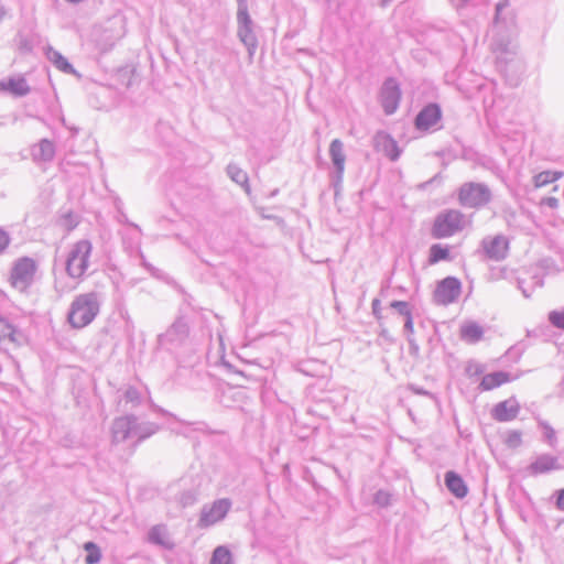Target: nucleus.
I'll use <instances>...</instances> for the list:
<instances>
[{"instance_id":"obj_20","label":"nucleus","mask_w":564,"mask_h":564,"mask_svg":"<svg viewBox=\"0 0 564 564\" xmlns=\"http://www.w3.org/2000/svg\"><path fill=\"white\" fill-rule=\"evenodd\" d=\"M449 258V250L441 245H433L430 249V263L435 264Z\"/></svg>"},{"instance_id":"obj_28","label":"nucleus","mask_w":564,"mask_h":564,"mask_svg":"<svg viewBox=\"0 0 564 564\" xmlns=\"http://www.w3.org/2000/svg\"><path fill=\"white\" fill-rule=\"evenodd\" d=\"M556 506L560 510L564 511V489L560 490L557 494Z\"/></svg>"},{"instance_id":"obj_23","label":"nucleus","mask_w":564,"mask_h":564,"mask_svg":"<svg viewBox=\"0 0 564 564\" xmlns=\"http://www.w3.org/2000/svg\"><path fill=\"white\" fill-rule=\"evenodd\" d=\"M391 306L394 308H398L400 314L405 316V327L410 332H412L413 330V322H412V316H411L410 310L408 307V304L405 302H393L391 304Z\"/></svg>"},{"instance_id":"obj_21","label":"nucleus","mask_w":564,"mask_h":564,"mask_svg":"<svg viewBox=\"0 0 564 564\" xmlns=\"http://www.w3.org/2000/svg\"><path fill=\"white\" fill-rule=\"evenodd\" d=\"M210 564H232L231 554L225 546H218L215 549Z\"/></svg>"},{"instance_id":"obj_10","label":"nucleus","mask_w":564,"mask_h":564,"mask_svg":"<svg viewBox=\"0 0 564 564\" xmlns=\"http://www.w3.org/2000/svg\"><path fill=\"white\" fill-rule=\"evenodd\" d=\"M441 116V109L437 105H427L416 116L415 126L420 130H427L440 121Z\"/></svg>"},{"instance_id":"obj_24","label":"nucleus","mask_w":564,"mask_h":564,"mask_svg":"<svg viewBox=\"0 0 564 564\" xmlns=\"http://www.w3.org/2000/svg\"><path fill=\"white\" fill-rule=\"evenodd\" d=\"M52 62L54 63V65L63 70V72H66V73H72L73 72V68H72V65L67 62V59L62 56L59 53H53V56H52Z\"/></svg>"},{"instance_id":"obj_30","label":"nucleus","mask_w":564,"mask_h":564,"mask_svg":"<svg viewBox=\"0 0 564 564\" xmlns=\"http://www.w3.org/2000/svg\"><path fill=\"white\" fill-rule=\"evenodd\" d=\"M379 306H380V301H379V300H375V301L372 302V310H373V313H375L376 315H378V314H379Z\"/></svg>"},{"instance_id":"obj_13","label":"nucleus","mask_w":564,"mask_h":564,"mask_svg":"<svg viewBox=\"0 0 564 564\" xmlns=\"http://www.w3.org/2000/svg\"><path fill=\"white\" fill-rule=\"evenodd\" d=\"M0 91H9L10 94L21 97L30 91V87L23 77L9 78L6 82H0Z\"/></svg>"},{"instance_id":"obj_31","label":"nucleus","mask_w":564,"mask_h":564,"mask_svg":"<svg viewBox=\"0 0 564 564\" xmlns=\"http://www.w3.org/2000/svg\"><path fill=\"white\" fill-rule=\"evenodd\" d=\"M505 6H506V3H505V2H501V3H498V4H497V8H496V11H497V13H496V19H498V17H499V14H500V11L502 10V8H503Z\"/></svg>"},{"instance_id":"obj_18","label":"nucleus","mask_w":564,"mask_h":564,"mask_svg":"<svg viewBox=\"0 0 564 564\" xmlns=\"http://www.w3.org/2000/svg\"><path fill=\"white\" fill-rule=\"evenodd\" d=\"M150 540L166 547H171L173 545L167 531L162 527H155L152 529Z\"/></svg>"},{"instance_id":"obj_11","label":"nucleus","mask_w":564,"mask_h":564,"mask_svg":"<svg viewBox=\"0 0 564 564\" xmlns=\"http://www.w3.org/2000/svg\"><path fill=\"white\" fill-rule=\"evenodd\" d=\"M486 254L495 260L503 259L508 252V241L498 236L484 242Z\"/></svg>"},{"instance_id":"obj_17","label":"nucleus","mask_w":564,"mask_h":564,"mask_svg":"<svg viewBox=\"0 0 564 564\" xmlns=\"http://www.w3.org/2000/svg\"><path fill=\"white\" fill-rule=\"evenodd\" d=\"M563 176V172L560 171H543L534 176L535 187H543L554 183Z\"/></svg>"},{"instance_id":"obj_26","label":"nucleus","mask_w":564,"mask_h":564,"mask_svg":"<svg viewBox=\"0 0 564 564\" xmlns=\"http://www.w3.org/2000/svg\"><path fill=\"white\" fill-rule=\"evenodd\" d=\"M9 245V237L8 235L3 231V230H0V252H2Z\"/></svg>"},{"instance_id":"obj_6","label":"nucleus","mask_w":564,"mask_h":564,"mask_svg":"<svg viewBox=\"0 0 564 564\" xmlns=\"http://www.w3.org/2000/svg\"><path fill=\"white\" fill-rule=\"evenodd\" d=\"M462 293V282L454 276H447L437 283L434 301L440 305L454 303Z\"/></svg>"},{"instance_id":"obj_27","label":"nucleus","mask_w":564,"mask_h":564,"mask_svg":"<svg viewBox=\"0 0 564 564\" xmlns=\"http://www.w3.org/2000/svg\"><path fill=\"white\" fill-rule=\"evenodd\" d=\"M543 430L546 438L553 441L555 437V431L549 424H543Z\"/></svg>"},{"instance_id":"obj_25","label":"nucleus","mask_w":564,"mask_h":564,"mask_svg":"<svg viewBox=\"0 0 564 564\" xmlns=\"http://www.w3.org/2000/svg\"><path fill=\"white\" fill-rule=\"evenodd\" d=\"M550 322L558 328L564 329V311H553L549 315Z\"/></svg>"},{"instance_id":"obj_29","label":"nucleus","mask_w":564,"mask_h":564,"mask_svg":"<svg viewBox=\"0 0 564 564\" xmlns=\"http://www.w3.org/2000/svg\"><path fill=\"white\" fill-rule=\"evenodd\" d=\"M545 204H547L550 207L555 208L558 205V200L554 197H547L543 200Z\"/></svg>"},{"instance_id":"obj_4","label":"nucleus","mask_w":564,"mask_h":564,"mask_svg":"<svg viewBox=\"0 0 564 564\" xmlns=\"http://www.w3.org/2000/svg\"><path fill=\"white\" fill-rule=\"evenodd\" d=\"M97 312L96 302L87 295H82L74 301L68 321L74 327L82 328L95 318Z\"/></svg>"},{"instance_id":"obj_16","label":"nucleus","mask_w":564,"mask_h":564,"mask_svg":"<svg viewBox=\"0 0 564 564\" xmlns=\"http://www.w3.org/2000/svg\"><path fill=\"white\" fill-rule=\"evenodd\" d=\"M329 152L337 171L343 172L345 166V154L343 151V143L338 139H335L330 143Z\"/></svg>"},{"instance_id":"obj_1","label":"nucleus","mask_w":564,"mask_h":564,"mask_svg":"<svg viewBox=\"0 0 564 564\" xmlns=\"http://www.w3.org/2000/svg\"><path fill=\"white\" fill-rule=\"evenodd\" d=\"M491 200V192L480 183H465L458 189V202L468 208H480Z\"/></svg>"},{"instance_id":"obj_22","label":"nucleus","mask_w":564,"mask_h":564,"mask_svg":"<svg viewBox=\"0 0 564 564\" xmlns=\"http://www.w3.org/2000/svg\"><path fill=\"white\" fill-rule=\"evenodd\" d=\"M17 332L14 327L8 323L4 318L0 317V341L9 339L12 343H17Z\"/></svg>"},{"instance_id":"obj_8","label":"nucleus","mask_w":564,"mask_h":564,"mask_svg":"<svg viewBox=\"0 0 564 564\" xmlns=\"http://www.w3.org/2000/svg\"><path fill=\"white\" fill-rule=\"evenodd\" d=\"M230 509V501L220 499L215 501L208 509L204 510L199 523L202 527H210L223 520Z\"/></svg>"},{"instance_id":"obj_15","label":"nucleus","mask_w":564,"mask_h":564,"mask_svg":"<svg viewBox=\"0 0 564 564\" xmlns=\"http://www.w3.org/2000/svg\"><path fill=\"white\" fill-rule=\"evenodd\" d=\"M459 334L462 339L466 343L475 344L482 339L484 329L479 324L475 322H468L460 327Z\"/></svg>"},{"instance_id":"obj_3","label":"nucleus","mask_w":564,"mask_h":564,"mask_svg":"<svg viewBox=\"0 0 564 564\" xmlns=\"http://www.w3.org/2000/svg\"><path fill=\"white\" fill-rule=\"evenodd\" d=\"M91 253V243L82 240L75 243L69 251L66 270L72 278H80L88 268V261Z\"/></svg>"},{"instance_id":"obj_7","label":"nucleus","mask_w":564,"mask_h":564,"mask_svg":"<svg viewBox=\"0 0 564 564\" xmlns=\"http://www.w3.org/2000/svg\"><path fill=\"white\" fill-rule=\"evenodd\" d=\"M520 403L514 397L498 402L491 410L492 417L498 422H509L518 417Z\"/></svg>"},{"instance_id":"obj_5","label":"nucleus","mask_w":564,"mask_h":564,"mask_svg":"<svg viewBox=\"0 0 564 564\" xmlns=\"http://www.w3.org/2000/svg\"><path fill=\"white\" fill-rule=\"evenodd\" d=\"M36 270L37 268L34 260L30 258L19 259L11 269V285L21 292L25 291L33 283Z\"/></svg>"},{"instance_id":"obj_19","label":"nucleus","mask_w":564,"mask_h":564,"mask_svg":"<svg viewBox=\"0 0 564 564\" xmlns=\"http://www.w3.org/2000/svg\"><path fill=\"white\" fill-rule=\"evenodd\" d=\"M84 550L87 552L85 563L86 564H97L101 560V551L94 542H86L84 544Z\"/></svg>"},{"instance_id":"obj_2","label":"nucleus","mask_w":564,"mask_h":564,"mask_svg":"<svg viewBox=\"0 0 564 564\" xmlns=\"http://www.w3.org/2000/svg\"><path fill=\"white\" fill-rule=\"evenodd\" d=\"M464 226V215L459 210L449 209L437 215L432 227L434 238H447L460 231Z\"/></svg>"},{"instance_id":"obj_12","label":"nucleus","mask_w":564,"mask_h":564,"mask_svg":"<svg viewBox=\"0 0 564 564\" xmlns=\"http://www.w3.org/2000/svg\"><path fill=\"white\" fill-rule=\"evenodd\" d=\"M511 381V377L508 372L505 371H496L488 373L482 377L480 381V389L484 391H490L496 388H499Z\"/></svg>"},{"instance_id":"obj_14","label":"nucleus","mask_w":564,"mask_h":564,"mask_svg":"<svg viewBox=\"0 0 564 564\" xmlns=\"http://www.w3.org/2000/svg\"><path fill=\"white\" fill-rule=\"evenodd\" d=\"M445 484L448 490L457 498H464L468 492L463 478L454 471L446 473Z\"/></svg>"},{"instance_id":"obj_9","label":"nucleus","mask_w":564,"mask_h":564,"mask_svg":"<svg viewBox=\"0 0 564 564\" xmlns=\"http://www.w3.org/2000/svg\"><path fill=\"white\" fill-rule=\"evenodd\" d=\"M401 93L399 86L393 80H387L382 88V106L386 113H393L399 105Z\"/></svg>"},{"instance_id":"obj_32","label":"nucleus","mask_w":564,"mask_h":564,"mask_svg":"<svg viewBox=\"0 0 564 564\" xmlns=\"http://www.w3.org/2000/svg\"><path fill=\"white\" fill-rule=\"evenodd\" d=\"M398 155H399V153H398V152H395V153L391 154V158H392V159H395Z\"/></svg>"}]
</instances>
